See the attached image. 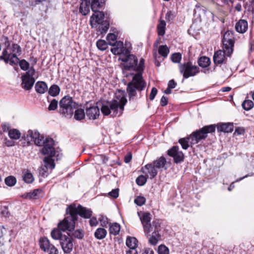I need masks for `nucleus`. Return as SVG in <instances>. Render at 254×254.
Returning <instances> with one entry per match:
<instances>
[{
	"instance_id": "obj_1",
	"label": "nucleus",
	"mask_w": 254,
	"mask_h": 254,
	"mask_svg": "<svg viewBox=\"0 0 254 254\" xmlns=\"http://www.w3.org/2000/svg\"><path fill=\"white\" fill-rule=\"evenodd\" d=\"M121 61L124 63L123 71L126 77L128 74L133 75L132 81L129 82L127 86V91L128 95L129 100H133L136 95V91H141L144 89L146 83L143 79L142 72L144 68V60L141 58L137 64V58L133 55L129 56L127 58H121Z\"/></svg>"
},
{
	"instance_id": "obj_2",
	"label": "nucleus",
	"mask_w": 254,
	"mask_h": 254,
	"mask_svg": "<svg viewBox=\"0 0 254 254\" xmlns=\"http://www.w3.org/2000/svg\"><path fill=\"white\" fill-rule=\"evenodd\" d=\"M116 99L103 104L101 110L105 116L110 115L113 117L121 116L127 102L124 91L119 90L115 93Z\"/></svg>"
},
{
	"instance_id": "obj_3",
	"label": "nucleus",
	"mask_w": 254,
	"mask_h": 254,
	"mask_svg": "<svg viewBox=\"0 0 254 254\" xmlns=\"http://www.w3.org/2000/svg\"><path fill=\"white\" fill-rule=\"evenodd\" d=\"M222 43L223 50L217 51L213 55V62L216 65L226 64L227 62L226 57H230L233 52L234 41L231 32L227 31L224 34Z\"/></svg>"
},
{
	"instance_id": "obj_4",
	"label": "nucleus",
	"mask_w": 254,
	"mask_h": 254,
	"mask_svg": "<svg viewBox=\"0 0 254 254\" xmlns=\"http://www.w3.org/2000/svg\"><path fill=\"white\" fill-rule=\"evenodd\" d=\"M76 106V103L73 101L72 97L65 96L60 101L59 112L63 117L70 118L73 115Z\"/></svg>"
},
{
	"instance_id": "obj_5",
	"label": "nucleus",
	"mask_w": 254,
	"mask_h": 254,
	"mask_svg": "<svg viewBox=\"0 0 254 254\" xmlns=\"http://www.w3.org/2000/svg\"><path fill=\"white\" fill-rule=\"evenodd\" d=\"M216 126L210 125L205 126L202 128L192 132L189 136L190 139L191 145L196 144L202 140H204L208 136V133H212L215 131Z\"/></svg>"
},
{
	"instance_id": "obj_6",
	"label": "nucleus",
	"mask_w": 254,
	"mask_h": 254,
	"mask_svg": "<svg viewBox=\"0 0 254 254\" xmlns=\"http://www.w3.org/2000/svg\"><path fill=\"white\" fill-rule=\"evenodd\" d=\"M12 54L8 53L6 49L3 50L2 55L0 56V60H3L6 64L10 63L11 64L17 65L19 58L16 54L20 55L21 52L20 47L16 44H13L11 48Z\"/></svg>"
},
{
	"instance_id": "obj_7",
	"label": "nucleus",
	"mask_w": 254,
	"mask_h": 254,
	"mask_svg": "<svg viewBox=\"0 0 254 254\" xmlns=\"http://www.w3.org/2000/svg\"><path fill=\"white\" fill-rule=\"evenodd\" d=\"M179 68L180 73L185 79L194 76L200 72L199 68L190 61L179 64Z\"/></svg>"
},
{
	"instance_id": "obj_8",
	"label": "nucleus",
	"mask_w": 254,
	"mask_h": 254,
	"mask_svg": "<svg viewBox=\"0 0 254 254\" xmlns=\"http://www.w3.org/2000/svg\"><path fill=\"white\" fill-rule=\"evenodd\" d=\"M66 214L69 215L59 223L58 228L64 232L65 231L71 232L75 228V222L77 220L74 217L73 212L68 210V207L66 209Z\"/></svg>"
},
{
	"instance_id": "obj_9",
	"label": "nucleus",
	"mask_w": 254,
	"mask_h": 254,
	"mask_svg": "<svg viewBox=\"0 0 254 254\" xmlns=\"http://www.w3.org/2000/svg\"><path fill=\"white\" fill-rule=\"evenodd\" d=\"M68 210L73 212L76 220L78 219V215L85 219L90 218L92 215V211L90 209L83 207L81 205L76 207L75 204H72L68 206Z\"/></svg>"
},
{
	"instance_id": "obj_10",
	"label": "nucleus",
	"mask_w": 254,
	"mask_h": 254,
	"mask_svg": "<svg viewBox=\"0 0 254 254\" xmlns=\"http://www.w3.org/2000/svg\"><path fill=\"white\" fill-rule=\"evenodd\" d=\"M35 73V70L33 66L30 67L29 69L21 76V87L26 90H30L35 81L34 75Z\"/></svg>"
},
{
	"instance_id": "obj_11",
	"label": "nucleus",
	"mask_w": 254,
	"mask_h": 254,
	"mask_svg": "<svg viewBox=\"0 0 254 254\" xmlns=\"http://www.w3.org/2000/svg\"><path fill=\"white\" fill-rule=\"evenodd\" d=\"M39 245L42 250L48 254H58V250L52 244L46 237H42L39 240Z\"/></svg>"
},
{
	"instance_id": "obj_12",
	"label": "nucleus",
	"mask_w": 254,
	"mask_h": 254,
	"mask_svg": "<svg viewBox=\"0 0 254 254\" xmlns=\"http://www.w3.org/2000/svg\"><path fill=\"white\" fill-rule=\"evenodd\" d=\"M23 138L28 142L33 141L38 146H41L43 143L44 137L37 131L29 130Z\"/></svg>"
},
{
	"instance_id": "obj_13",
	"label": "nucleus",
	"mask_w": 254,
	"mask_h": 254,
	"mask_svg": "<svg viewBox=\"0 0 254 254\" xmlns=\"http://www.w3.org/2000/svg\"><path fill=\"white\" fill-rule=\"evenodd\" d=\"M44 146L42 149V152L44 155H48L50 157H54L55 155L56 151L54 147V140L52 138H47L43 139V144Z\"/></svg>"
},
{
	"instance_id": "obj_14",
	"label": "nucleus",
	"mask_w": 254,
	"mask_h": 254,
	"mask_svg": "<svg viewBox=\"0 0 254 254\" xmlns=\"http://www.w3.org/2000/svg\"><path fill=\"white\" fill-rule=\"evenodd\" d=\"M140 219L143 226L144 232L145 236L148 237L149 233L152 232L151 227V215L149 212H143L142 216L140 217Z\"/></svg>"
},
{
	"instance_id": "obj_15",
	"label": "nucleus",
	"mask_w": 254,
	"mask_h": 254,
	"mask_svg": "<svg viewBox=\"0 0 254 254\" xmlns=\"http://www.w3.org/2000/svg\"><path fill=\"white\" fill-rule=\"evenodd\" d=\"M167 154L173 158L174 162L176 164L184 161V154L181 151L179 150L178 146H174L169 149L167 151Z\"/></svg>"
},
{
	"instance_id": "obj_16",
	"label": "nucleus",
	"mask_w": 254,
	"mask_h": 254,
	"mask_svg": "<svg viewBox=\"0 0 254 254\" xmlns=\"http://www.w3.org/2000/svg\"><path fill=\"white\" fill-rule=\"evenodd\" d=\"M62 238L60 243L64 252L66 254L70 253L73 247L72 239L66 235Z\"/></svg>"
},
{
	"instance_id": "obj_17",
	"label": "nucleus",
	"mask_w": 254,
	"mask_h": 254,
	"mask_svg": "<svg viewBox=\"0 0 254 254\" xmlns=\"http://www.w3.org/2000/svg\"><path fill=\"white\" fill-rule=\"evenodd\" d=\"M52 157H45L44 159L45 165L41 167L40 169V174L44 177L47 176V172L48 169H53L55 167L54 160L52 158Z\"/></svg>"
},
{
	"instance_id": "obj_18",
	"label": "nucleus",
	"mask_w": 254,
	"mask_h": 254,
	"mask_svg": "<svg viewBox=\"0 0 254 254\" xmlns=\"http://www.w3.org/2000/svg\"><path fill=\"white\" fill-rule=\"evenodd\" d=\"M90 17V23L92 28H96L98 24L104 21L105 14L103 12L96 11Z\"/></svg>"
},
{
	"instance_id": "obj_19",
	"label": "nucleus",
	"mask_w": 254,
	"mask_h": 254,
	"mask_svg": "<svg viewBox=\"0 0 254 254\" xmlns=\"http://www.w3.org/2000/svg\"><path fill=\"white\" fill-rule=\"evenodd\" d=\"M86 116L89 119H97L100 115V110L97 106H92L86 109Z\"/></svg>"
},
{
	"instance_id": "obj_20",
	"label": "nucleus",
	"mask_w": 254,
	"mask_h": 254,
	"mask_svg": "<svg viewBox=\"0 0 254 254\" xmlns=\"http://www.w3.org/2000/svg\"><path fill=\"white\" fill-rule=\"evenodd\" d=\"M90 3V7L93 12H96L104 5L106 0H86Z\"/></svg>"
},
{
	"instance_id": "obj_21",
	"label": "nucleus",
	"mask_w": 254,
	"mask_h": 254,
	"mask_svg": "<svg viewBox=\"0 0 254 254\" xmlns=\"http://www.w3.org/2000/svg\"><path fill=\"white\" fill-rule=\"evenodd\" d=\"M248 28V22L244 19H240L236 23L235 25L236 30L240 33H245Z\"/></svg>"
},
{
	"instance_id": "obj_22",
	"label": "nucleus",
	"mask_w": 254,
	"mask_h": 254,
	"mask_svg": "<svg viewBox=\"0 0 254 254\" xmlns=\"http://www.w3.org/2000/svg\"><path fill=\"white\" fill-rule=\"evenodd\" d=\"M218 132H231L234 129L233 123H222L217 125Z\"/></svg>"
},
{
	"instance_id": "obj_23",
	"label": "nucleus",
	"mask_w": 254,
	"mask_h": 254,
	"mask_svg": "<svg viewBox=\"0 0 254 254\" xmlns=\"http://www.w3.org/2000/svg\"><path fill=\"white\" fill-rule=\"evenodd\" d=\"M82 2L79 7V12L83 15H87L90 12V3L86 0H80Z\"/></svg>"
},
{
	"instance_id": "obj_24",
	"label": "nucleus",
	"mask_w": 254,
	"mask_h": 254,
	"mask_svg": "<svg viewBox=\"0 0 254 254\" xmlns=\"http://www.w3.org/2000/svg\"><path fill=\"white\" fill-rule=\"evenodd\" d=\"M36 91L39 94H44L48 90V86L44 81H38L35 85Z\"/></svg>"
},
{
	"instance_id": "obj_25",
	"label": "nucleus",
	"mask_w": 254,
	"mask_h": 254,
	"mask_svg": "<svg viewBox=\"0 0 254 254\" xmlns=\"http://www.w3.org/2000/svg\"><path fill=\"white\" fill-rule=\"evenodd\" d=\"M112 46H114V48L111 49L112 53L114 55H118L122 53L123 48L124 47L123 42L120 41H116L115 44Z\"/></svg>"
},
{
	"instance_id": "obj_26",
	"label": "nucleus",
	"mask_w": 254,
	"mask_h": 254,
	"mask_svg": "<svg viewBox=\"0 0 254 254\" xmlns=\"http://www.w3.org/2000/svg\"><path fill=\"white\" fill-rule=\"evenodd\" d=\"M144 168L147 170V173L150 176V178H154L157 174V169L152 163L147 164Z\"/></svg>"
},
{
	"instance_id": "obj_27",
	"label": "nucleus",
	"mask_w": 254,
	"mask_h": 254,
	"mask_svg": "<svg viewBox=\"0 0 254 254\" xmlns=\"http://www.w3.org/2000/svg\"><path fill=\"white\" fill-rule=\"evenodd\" d=\"M98 31L100 32L101 34H105L108 31L109 26L110 23L107 20L102 21L100 24H98Z\"/></svg>"
},
{
	"instance_id": "obj_28",
	"label": "nucleus",
	"mask_w": 254,
	"mask_h": 254,
	"mask_svg": "<svg viewBox=\"0 0 254 254\" xmlns=\"http://www.w3.org/2000/svg\"><path fill=\"white\" fill-rule=\"evenodd\" d=\"M107 234V231L103 228H97L94 232V236L98 240L104 239Z\"/></svg>"
},
{
	"instance_id": "obj_29",
	"label": "nucleus",
	"mask_w": 254,
	"mask_h": 254,
	"mask_svg": "<svg viewBox=\"0 0 254 254\" xmlns=\"http://www.w3.org/2000/svg\"><path fill=\"white\" fill-rule=\"evenodd\" d=\"M161 238V235L158 232H153L149 238V243L152 246H156Z\"/></svg>"
},
{
	"instance_id": "obj_30",
	"label": "nucleus",
	"mask_w": 254,
	"mask_h": 254,
	"mask_svg": "<svg viewBox=\"0 0 254 254\" xmlns=\"http://www.w3.org/2000/svg\"><path fill=\"white\" fill-rule=\"evenodd\" d=\"M197 63L199 66L202 68H206L210 65L211 62L209 58L203 56L198 59Z\"/></svg>"
},
{
	"instance_id": "obj_31",
	"label": "nucleus",
	"mask_w": 254,
	"mask_h": 254,
	"mask_svg": "<svg viewBox=\"0 0 254 254\" xmlns=\"http://www.w3.org/2000/svg\"><path fill=\"white\" fill-rule=\"evenodd\" d=\"M41 192V190L36 189L32 191L26 193L24 194V196L26 198L37 199L40 197V194Z\"/></svg>"
},
{
	"instance_id": "obj_32",
	"label": "nucleus",
	"mask_w": 254,
	"mask_h": 254,
	"mask_svg": "<svg viewBox=\"0 0 254 254\" xmlns=\"http://www.w3.org/2000/svg\"><path fill=\"white\" fill-rule=\"evenodd\" d=\"M166 159L163 156H161L158 159L154 161L152 163L157 169L164 168L166 164Z\"/></svg>"
},
{
	"instance_id": "obj_33",
	"label": "nucleus",
	"mask_w": 254,
	"mask_h": 254,
	"mask_svg": "<svg viewBox=\"0 0 254 254\" xmlns=\"http://www.w3.org/2000/svg\"><path fill=\"white\" fill-rule=\"evenodd\" d=\"M121 226L118 223H113L110 224L109 232L110 233L114 236H116L119 234Z\"/></svg>"
},
{
	"instance_id": "obj_34",
	"label": "nucleus",
	"mask_w": 254,
	"mask_h": 254,
	"mask_svg": "<svg viewBox=\"0 0 254 254\" xmlns=\"http://www.w3.org/2000/svg\"><path fill=\"white\" fill-rule=\"evenodd\" d=\"M8 135L10 139L17 140L20 138L21 134L17 129L12 128L9 130Z\"/></svg>"
},
{
	"instance_id": "obj_35",
	"label": "nucleus",
	"mask_w": 254,
	"mask_h": 254,
	"mask_svg": "<svg viewBox=\"0 0 254 254\" xmlns=\"http://www.w3.org/2000/svg\"><path fill=\"white\" fill-rule=\"evenodd\" d=\"M166 22L164 20H160L157 25V33L159 36H164L165 34Z\"/></svg>"
},
{
	"instance_id": "obj_36",
	"label": "nucleus",
	"mask_w": 254,
	"mask_h": 254,
	"mask_svg": "<svg viewBox=\"0 0 254 254\" xmlns=\"http://www.w3.org/2000/svg\"><path fill=\"white\" fill-rule=\"evenodd\" d=\"M138 240L135 237H128L126 240V245L128 248H137L138 246Z\"/></svg>"
},
{
	"instance_id": "obj_37",
	"label": "nucleus",
	"mask_w": 254,
	"mask_h": 254,
	"mask_svg": "<svg viewBox=\"0 0 254 254\" xmlns=\"http://www.w3.org/2000/svg\"><path fill=\"white\" fill-rule=\"evenodd\" d=\"M61 230L59 228L58 229H54L51 233V237L54 240H59L60 241L62 239V236H65V235H64L61 232Z\"/></svg>"
},
{
	"instance_id": "obj_38",
	"label": "nucleus",
	"mask_w": 254,
	"mask_h": 254,
	"mask_svg": "<svg viewBox=\"0 0 254 254\" xmlns=\"http://www.w3.org/2000/svg\"><path fill=\"white\" fill-rule=\"evenodd\" d=\"M60 92L59 86L56 84H53L50 87L48 93L52 96L55 97L59 94Z\"/></svg>"
},
{
	"instance_id": "obj_39",
	"label": "nucleus",
	"mask_w": 254,
	"mask_h": 254,
	"mask_svg": "<svg viewBox=\"0 0 254 254\" xmlns=\"http://www.w3.org/2000/svg\"><path fill=\"white\" fill-rule=\"evenodd\" d=\"M169 49L166 45H161L158 48V53L164 58L167 57Z\"/></svg>"
},
{
	"instance_id": "obj_40",
	"label": "nucleus",
	"mask_w": 254,
	"mask_h": 254,
	"mask_svg": "<svg viewBox=\"0 0 254 254\" xmlns=\"http://www.w3.org/2000/svg\"><path fill=\"white\" fill-rule=\"evenodd\" d=\"M4 182L7 186L13 187L16 184V179L14 176H9L5 178Z\"/></svg>"
},
{
	"instance_id": "obj_41",
	"label": "nucleus",
	"mask_w": 254,
	"mask_h": 254,
	"mask_svg": "<svg viewBox=\"0 0 254 254\" xmlns=\"http://www.w3.org/2000/svg\"><path fill=\"white\" fill-rule=\"evenodd\" d=\"M161 227V222L159 219L154 220L151 224V230L152 232H157L159 233Z\"/></svg>"
},
{
	"instance_id": "obj_42",
	"label": "nucleus",
	"mask_w": 254,
	"mask_h": 254,
	"mask_svg": "<svg viewBox=\"0 0 254 254\" xmlns=\"http://www.w3.org/2000/svg\"><path fill=\"white\" fill-rule=\"evenodd\" d=\"M85 117V112L83 109H78L74 112V118L76 120H81Z\"/></svg>"
},
{
	"instance_id": "obj_43",
	"label": "nucleus",
	"mask_w": 254,
	"mask_h": 254,
	"mask_svg": "<svg viewBox=\"0 0 254 254\" xmlns=\"http://www.w3.org/2000/svg\"><path fill=\"white\" fill-rule=\"evenodd\" d=\"M96 46L98 49L104 51L108 48V43L103 40H99L96 42Z\"/></svg>"
},
{
	"instance_id": "obj_44",
	"label": "nucleus",
	"mask_w": 254,
	"mask_h": 254,
	"mask_svg": "<svg viewBox=\"0 0 254 254\" xmlns=\"http://www.w3.org/2000/svg\"><path fill=\"white\" fill-rule=\"evenodd\" d=\"M243 109L246 111L251 110L254 106V103L251 100H245L242 104Z\"/></svg>"
},
{
	"instance_id": "obj_45",
	"label": "nucleus",
	"mask_w": 254,
	"mask_h": 254,
	"mask_svg": "<svg viewBox=\"0 0 254 254\" xmlns=\"http://www.w3.org/2000/svg\"><path fill=\"white\" fill-rule=\"evenodd\" d=\"M190 139L189 137L180 138L179 142L181 144L183 149H187L189 147V140Z\"/></svg>"
},
{
	"instance_id": "obj_46",
	"label": "nucleus",
	"mask_w": 254,
	"mask_h": 254,
	"mask_svg": "<svg viewBox=\"0 0 254 254\" xmlns=\"http://www.w3.org/2000/svg\"><path fill=\"white\" fill-rule=\"evenodd\" d=\"M21 69L23 70L26 71L29 69V63L27 62L25 60H19L18 63Z\"/></svg>"
},
{
	"instance_id": "obj_47",
	"label": "nucleus",
	"mask_w": 254,
	"mask_h": 254,
	"mask_svg": "<svg viewBox=\"0 0 254 254\" xmlns=\"http://www.w3.org/2000/svg\"><path fill=\"white\" fill-rule=\"evenodd\" d=\"M157 252L158 254H169L170 251L165 245L161 244L158 246Z\"/></svg>"
},
{
	"instance_id": "obj_48",
	"label": "nucleus",
	"mask_w": 254,
	"mask_h": 254,
	"mask_svg": "<svg viewBox=\"0 0 254 254\" xmlns=\"http://www.w3.org/2000/svg\"><path fill=\"white\" fill-rule=\"evenodd\" d=\"M107 40L108 42V44L112 45L115 44L117 41V36L114 33H109L107 36Z\"/></svg>"
},
{
	"instance_id": "obj_49",
	"label": "nucleus",
	"mask_w": 254,
	"mask_h": 254,
	"mask_svg": "<svg viewBox=\"0 0 254 254\" xmlns=\"http://www.w3.org/2000/svg\"><path fill=\"white\" fill-rule=\"evenodd\" d=\"M23 179L26 183H31L34 181V178L32 174L29 171H27V173L24 174L23 177Z\"/></svg>"
},
{
	"instance_id": "obj_50",
	"label": "nucleus",
	"mask_w": 254,
	"mask_h": 254,
	"mask_svg": "<svg viewBox=\"0 0 254 254\" xmlns=\"http://www.w3.org/2000/svg\"><path fill=\"white\" fill-rule=\"evenodd\" d=\"M145 201H146L145 198L144 196H137L134 200V203L136 205L140 206L144 204L145 203Z\"/></svg>"
},
{
	"instance_id": "obj_51",
	"label": "nucleus",
	"mask_w": 254,
	"mask_h": 254,
	"mask_svg": "<svg viewBox=\"0 0 254 254\" xmlns=\"http://www.w3.org/2000/svg\"><path fill=\"white\" fill-rule=\"evenodd\" d=\"M99 221L100 222V225L103 227H107L109 224L108 218L104 215H100L99 218Z\"/></svg>"
},
{
	"instance_id": "obj_52",
	"label": "nucleus",
	"mask_w": 254,
	"mask_h": 254,
	"mask_svg": "<svg viewBox=\"0 0 254 254\" xmlns=\"http://www.w3.org/2000/svg\"><path fill=\"white\" fill-rule=\"evenodd\" d=\"M182 59V55L179 53L173 54L171 56V60L173 62L179 63Z\"/></svg>"
},
{
	"instance_id": "obj_53",
	"label": "nucleus",
	"mask_w": 254,
	"mask_h": 254,
	"mask_svg": "<svg viewBox=\"0 0 254 254\" xmlns=\"http://www.w3.org/2000/svg\"><path fill=\"white\" fill-rule=\"evenodd\" d=\"M147 181V178L143 175H140L136 179V184L140 186L144 185Z\"/></svg>"
},
{
	"instance_id": "obj_54",
	"label": "nucleus",
	"mask_w": 254,
	"mask_h": 254,
	"mask_svg": "<svg viewBox=\"0 0 254 254\" xmlns=\"http://www.w3.org/2000/svg\"><path fill=\"white\" fill-rule=\"evenodd\" d=\"M118 55L120 56L119 60L120 61H121V58H123V57L127 58L128 57H129V56L131 55V54H130V51L127 49L125 48L124 47L123 48L122 53L119 54Z\"/></svg>"
},
{
	"instance_id": "obj_55",
	"label": "nucleus",
	"mask_w": 254,
	"mask_h": 254,
	"mask_svg": "<svg viewBox=\"0 0 254 254\" xmlns=\"http://www.w3.org/2000/svg\"><path fill=\"white\" fill-rule=\"evenodd\" d=\"M84 236V234L82 232V231L81 230H75L72 234V237L79 239H81L83 238Z\"/></svg>"
},
{
	"instance_id": "obj_56",
	"label": "nucleus",
	"mask_w": 254,
	"mask_h": 254,
	"mask_svg": "<svg viewBox=\"0 0 254 254\" xmlns=\"http://www.w3.org/2000/svg\"><path fill=\"white\" fill-rule=\"evenodd\" d=\"M58 101L56 99H53L49 107H48V110L49 111H54L56 109H57L58 107Z\"/></svg>"
},
{
	"instance_id": "obj_57",
	"label": "nucleus",
	"mask_w": 254,
	"mask_h": 254,
	"mask_svg": "<svg viewBox=\"0 0 254 254\" xmlns=\"http://www.w3.org/2000/svg\"><path fill=\"white\" fill-rule=\"evenodd\" d=\"M108 195L114 198H117L119 196V189L113 190L109 192Z\"/></svg>"
},
{
	"instance_id": "obj_58",
	"label": "nucleus",
	"mask_w": 254,
	"mask_h": 254,
	"mask_svg": "<svg viewBox=\"0 0 254 254\" xmlns=\"http://www.w3.org/2000/svg\"><path fill=\"white\" fill-rule=\"evenodd\" d=\"M89 220V224L91 227L96 226L98 224V221L97 218L95 217H90Z\"/></svg>"
},
{
	"instance_id": "obj_59",
	"label": "nucleus",
	"mask_w": 254,
	"mask_h": 254,
	"mask_svg": "<svg viewBox=\"0 0 254 254\" xmlns=\"http://www.w3.org/2000/svg\"><path fill=\"white\" fill-rule=\"evenodd\" d=\"M157 93V89L155 87L152 88L149 96V99L150 100H153L154 99Z\"/></svg>"
},
{
	"instance_id": "obj_60",
	"label": "nucleus",
	"mask_w": 254,
	"mask_h": 254,
	"mask_svg": "<svg viewBox=\"0 0 254 254\" xmlns=\"http://www.w3.org/2000/svg\"><path fill=\"white\" fill-rule=\"evenodd\" d=\"M165 18L167 21H170L172 20L174 18V15L172 11H168L166 14Z\"/></svg>"
},
{
	"instance_id": "obj_61",
	"label": "nucleus",
	"mask_w": 254,
	"mask_h": 254,
	"mask_svg": "<svg viewBox=\"0 0 254 254\" xmlns=\"http://www.w3.org/2000/svg\"><path fill=\"white\" fill-rule=\"evenodd\" d=\"M168 104V99L166 97L163 96L160 100V105L161 106H165Z\"/></svg>"
},
{
	"instance_id": "obj_62",
	"label": "nucleus",
	"mask_w": 254,
	"mask_h": 254,
	"mask_svg": "<svg viewBox=\"0 0 254 254\" xmlns=\"http://www.w3.org/2000/svg\"><path fill=\"white\" fill-rule=\"evenodd\" d=\"M245 133V129L241 127H237L235 129V134H237L238 135L243 134Z\"/></svg>"
},
{
	"instance_id": "obj_63",
	"label": "nucleus",
	"mask_w": 254,
	"mask_h": 254,
	"mask_svg": "<svg viewBox=\"0 0 254 254\" xmlns=\"http://www.w3.org/2000/svg\"><path fill=\"white\" fill-rule=\"evenodd\" d=\"M129 250L126 252V254H138L136 248H129Z\"/></svg>"
},
{
	"instance_id": "obj_64",
	"label": "nucleus",
	"mask_w": 254,
	"mask_h": 254,
	"mask_svg": "<svg viewBox=\"0 0 254 254\" xmlns=\"http://www.w3.org/2000/svg\"><path fill=\"white\" fill-rule=\"evenodd\" d=\"M177 83L175 82L174 80L172 79L169 81L168 87H170L171 89L175 88Z\"/></svg>"
}]
</instances>
